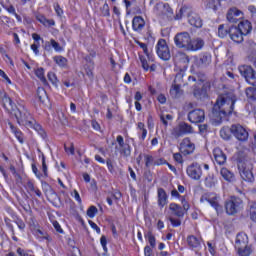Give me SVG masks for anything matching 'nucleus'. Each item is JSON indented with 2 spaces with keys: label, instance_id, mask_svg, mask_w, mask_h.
Here are the masks:
<instances>
[{
  "label": "nucleus",
  "instance_id": "nucleus-8",
  "mask_svg": "<svg viewBox=\"0 0 256 256\" xmlns=\"http://www.w3.org/2000/svg\"><path fill=\"white\" fill-rule=\"evenodd\" d=\"M156 53L162 61H169L171 59V51L169 50V46L167 45V41L165 39H160L156 45Z\"/></svg>",
  "mask_w": 256,
  "mask_h": 256
},
{
  "label": "nucleus",
  "instance_id": "nucleus-55",
  "mask_svg": "<svg viewBox=\"0 0 256 256\" xmlns=\"http://www.w3.org/2000/svg\"><path fill=\"white\" fill-rule=\"evenodd\" d=\"M139 59L142 65V69H144V71H149V61H147V58H145V56L140 55Z\"/></svg>",
  "mask_w": 256,
  "mask_h": 256
},
{
  "label": "nucleus",
  "instance_id": "nucleus-29",
  "mask_svg": "<svg viewBox=\"0 0 256 256\" xmlns=\"http://www.w3.org/2000/svg\"><path fill=\"white\" fill-rule=\"evenodd\" d=\"M145 27V20L141 16H135L132 20V29L134 31H142Z\"/></svg>",
  "mask_w": 256,
  "mask_h": 256
},
{
  "label": "nucleus",
  "instance_id": "nucleus-18",
  "mask_svg": "<svg viewBox=\"0 0 256 256\" xmlns=\"http://www.w3.org/2000/svg\"><path fill=\"white\" fill-rule=\"evenodd\" d=\"M186 241L191 251H201V238H197L195 235H189L187 236Z\"/></svg>",
  "mask_w": 256,
  "mask_h": 256
},
{
  "label": "nucleus",
  "instance_id": "nucleus-13",
  "mask_svg": "<svg viewBox=\"0 0 256 256\" xmlns=\"http://www.w3.org/2000/svg\"><path fill=\"white\" fill-rule=\"evenodd\" d=\"M195 152V143L191 142V138L186 137L180 143V153L182 155H193Z\"/></svg>",
  "mask_w": 256,
  "mask_h": 256
},
{
  "label": "nucleus",
  "instance_id": "nucleus-32",
  "mask_svg": "<svg viewBox=\"0 0 256 256\" xmlns=\"http://www.w3.org/2000/svg\"><path fill=\"white\" fill-rule=\"evenodd\" d=\"M183 96V90L181 89V84H173L170 88V97L172 99H179Z\"/></svg>",
  "mask_w": 256,
  "mask_h": 256
},
{
  "label": "nucleus",
  "instance_id": "nucleus-35",
  "mask_svg": "<svg viewBox=\"0 0 256 256\" xmlns=\"http://www.w3.org/2000/svg\"><path fill=\"white\" fill-rule=\"evenodd\" d=\"M26 127H28L29 129H35L38 132V135H40V137H42V139H45L47 137V133L43 129V126H41V124L37 123L35 118H33L32 125L26 126Z\"/></svg>",
  "mask_w": 256,
  "mask_h": 256
},
{
  "label": "nucleus",
  "instance_id": "nucleus-17",
  "mask_svg": "<svg viewBox=\"0 0 256 256\" xmlns=\"http://www.w3.org/2000/svg\"><path fill=\"white\" fill-rule=\"evenodd\" d=\"M229 23H237L239 19H243V12L237 8H230L226 14Z\"/></svg>",
  "mask_w": 256,
  "mask_h": 256
},
{
  "label": "nucleus",
  "instance_id": "nucleus-15",
  "mask_svg": "<svg viewBox=\"0 0 256 256\" xmlns=\"http://www.w3.org/2000/svg\"><path fill=\"white\" fill-rule=\"evenodd\" d=\"M188 121L190 123H203L205 121V111L202 109H195L188 113Z\"/></svg>",
  "mask_w": 256,
  "mask_h": 256
},
{
  "label": "nucleus",
  "instance_id": "nucleus-44",
  "mask_svg": "<svg viewBox=\"0 0 256 256\" xmlns=\"http://www.w3.org/2000/svg\"><path fill=\"white\" fill-rule=\"evenodd\" d=\"M47 78L54 87H59V79H57L55 72H48Z\"/></svg>",
  "mask_w": 256,
  "mask_h": 256
},
{
  "label": "nucleus",
  "instance_id": "nucleus-63",
  "mask_svg": "<svg viewBox=\"0 0 256 256\" xmlns=\"http://www.w3.org/2000/svg\"><path fill=\"white\" fill-rule=\"evenodd\" d=\"M36 19H37V21H39V23H41L45 27V25L47 23V17H45L43 14H38V15H36Z\"/></svg>",
  "mask_w": 256,
  "mask_h": 256
},
{
  "label": "nucleus",
  "instance_id": "nucleus-54",
  "mask_svg": "<svg viewBox=\"0 0 256 256\" xmlns=\"http://www.w3.org/2000/svg\"><path fill=\"white\" fill-rule=\"evenodd\" d=\"M194 75L198 83H205V81H207V76L203 72H195Z\"/></svg>",
  "mask_w": 256,
  "mask_h": 256
},
{
  "label": "nucleus",
  "instance_id": "nucleus-51",
  "mask_svg": "<svg viewBox=\"0 0 256 256\" xmlns=\"http://www.w3.org/2000/svg\"><path fill=\"white\" fill-rule=\"evenodd\" d=\"M173 120V116L171 114H162L160 116V121H162L163 125H165V127H167L169 125V122L167 121H172Z\"/></svg>",
  "mask_w": 256,
  "mask_h": 256
},
{
  "label": "nucleus",
  "instance_id": "nucleus-58",
  "mask_svg": "<svg viewBox=\"0 0 256 256\" xmlns=\"http://www.w3.org/2000/svg\"><path fill=\"white\" fill-rule=\"evenodd\" d=\"M144 159H145V165H146V167H151V165H153V163H154L153 156L146 154V155L144 156Z\"/></svg>",
  "mask_w": 256,
  "mask_h": 256
},
{
  "label": "nucleus",
  "instance_id": "nucleus-14",
  "mask_svg": "<svg viewBox=\"0 0 256 256\" xmlns=\"http://www.w3.org/2000/svg\"><path fill=\"white\" fill-rule=\"evenodd\" d=\"M211 90V83L205 82L201 88L196 87L193 90V95L196 99H207L209 97V91Z\"/></svg>",
  "mask_w": 256,
  "mask_h": 256
},
{
  "label": "nucleus",
  "instance_id": "nucleus-34",
  "mask_svg": "<svg viewBox=\"0 0 256 256\" xmlns=\"http://www.w3.org/2000/svg\"><path fill=\"white\" fill-rule=\"evenodd\" d=\"M191 11V6L184 5L182 6L178 12H176L175 19L176 21H181L183 17H188Z\"/></svg>",
  "mask_w": 256,
  "mask_h": 256
},
{
  "label": "nucleus",
  "instance_id": "nucleus-23",
  "mask_svg": "<svg viewBox=\"0 0 256 256\" xmlns=\"http://www.w3.org/2000/svg\"><path fill=\"white\" fill-rule=\"evenodd\" d=\"M208 203L217 211V213H221L223 211V206L219 204V196L215 193H209Z\"/></svg>",
  "mask_w": 256,
  "mask_h": 256
},
{
  "label": "nucleus",
  "instance_id": "nucleus-37",
  "mask_svg": "<svg viewBox=\"0 0 256 256\" xmlns=\"http://www.w3.org/2000/svg\"><path fill=\"white\" fill-rule=\"evenodd\" d=\"M231 135H233V125L230 128L225 126L220 130V137L224 141H230Z\"/></svg>",
  "mask_w": 256,
  "mask_h": 256
},
{
  "label": "nucleus",
  "instance_id": "nucleus-24",
  "mask_svg": "<svg viewBox=\"0 0 256 256\" xmlns=\"http://www.w3.org/2000/svg\"><path fill=\"white\" fill-rule=\"evenodd\" d=\"M169 210L171 212V215H174V217H178V219H183L185 217L183 207H181V205L177 203H170Z\"/></svg>",
  "mask_w": 256,
  "mask_h": 256
},
{
  "label": "nucleus",
  "instance_id": "nucleus-47",
  "mask_svg": "<svg viewBox=\"0 0 256 256\" xmlns=\"http://www.w3.org/2000/svg\"><path fill=\"white\" fill-rule=\"evenodd\" d=\"M102 17H111V11L109 9V4L107 2L104 3V5L100 8Z\"/></svg>",
  "mask_w": 256,
  "mask_h": 256
},
{
  "label": "nucleus",
  "instance_id": "nucleus-30",
  "mask_svg": "<svg viewBox=\"0 0 256 256\" xmlns=\"http://www.w3.org/2000/svg\"><path fill=\"white\" fill-rule=\"evenodd\" d=\"M158 206L160 207V209H163V207H165V205H167V192H165V189L163 188H158Z\"/></svg>",
  "mask_w": 256,
  "mask_h": 256
},
{
  "label": "nucleus",
  "instance_id": "nucleus-45",
  "mask_svg": "<svg viewBox=\"0 0 256 256\" xmlns=\"http://www.w3.org/2000/svg\"><path fill=\"white\" fill-rule=\"evenodd\" d=\"M53 59L56 65H58L59 67L64 68L67 66V58L63 56H55Z\"/></svg>",
  "mask_w": 256,
  "mask_h": 256
},
{
  "label": "nucleus",
  "instance_id": "nucleus-2",
  "mask_svg": "<svg viewBox=\"0 0 256 256\" xmlns=\"http://www.w3.org/2000/svg\"><path fill=\"white\" fill-rule=\"evenodd\" d=\"M236 161L238 163V171L243 181L253 183L255 176H253V164L247 160V154L244 151H239L237 154Z\"/></svg>",
  "mask_w": 256,
  "mask_h": 256
},
{
  "label": "nucleus",
  "instance_id": "nucleus-52",
  "mask_svg": "<svg viewBox=\"0 0 256 256\" xmlns=\"http://www.w3.org/2000/svg\"><path fill=\"white\" fill-rule=\"evenodd\" d=\"M98 212L99 210L97 209L96 206H90L87 210V215L90 219H93Z\"/></svg>",
  "mask_w": 256,
  "mask_h": 256
},
{
  "label": "nucleus",
  "instance_id": "nucleus-9",
  "mask_svg": "<svg viewBox=\"0 0 256 256\" xmlns=\"http://www.w3.org/2000/svg\"><path fill=\"white\" fill-rule=\"evenodd\" d=\"M232 135L237 141H240V143H245L249 140V132L240 124L232 125Z\"/></svg>",
  "mask_w": 256,
  "mask_h": 256
},
{
  "label": "nucleus",
  "instance_id": "nucleus-26",
  "mask_svg": "<svg viewBox=\"0 0 256 256\" xmlns=\"http://www.w3.org/2000/svg\"><path fill=\"white\" fill-rule=\"evenodd\" d=\"M8 126L10 127L11 133H13V135L16 137L17 141L23 145V143H25V134H23L21 129L13 125L11 122H8Z\"/></svg>",
  "mask_w": 256,
  "mask_h": 256
},
{
  "label": "nucleus",
  "instance_id": "nucleus-53",
  "mask_svg": "<svg viewBox=\"0 0 256 256\" xmlns=\"http://www.w3.org/2000/svg\"><path fill=\"white\" fill-rule=\"evenodd\" d=\"M205 185H206V187H208L210 189H211V187H215V178L211 175H208L205 178Z\"/></svg>",
  "mask_w": 256,
  "mask_h": 256
},
{
  "label": "nucleus",
  "instance_id": "nucleus-19",
  "mask_svg": "<svg viewBox=\"0 0 256 256\" xmlns=\"http://www.w3.org/2000/svg\"><path fill=\"white\" fill-rule=\"evenodd\" d=\"M42 47L44 51H47L48 53L53 51V49L56 51V53H61V51H63V47H61V44L55 41V39H50V41L44 42Z\"/></svg>",
  "mask_w": 256,
  "mask_h": 256
},
{
  "label": "nucleus",
  "instance_id": "nucleus-20",
  "mask_svg": "<svg viewBox=\"0 0 256 256\" xmlns=\"http://www.w3.org/2000/svg\"><path fill=\"white\" fill-rule=\"evenodd\" d=\"M236 27L243 33L244 37L251 35V31H253V24L249 20H241Z\"/></svg>",
  "mask_w": 256,
  "mask_h": 256
},
{
  "label": "nucleus",
  "instance_id": "nucleus-16",
  "mask_svg": "<svg viewBox=\"0 0 256 256\" xmlns=\"http://www.w3.org/2000/svg\"><path fill=\"white\" fill-rule=\"evenodd\" d=\"M229 37L234 43H243L245 35L239 31L237 26H230Z\"/></svg>",
  "mask_w": 256,
  "mask_h": 256
},
{
  "label": "nucleus",
  "instance_id": "nucleus-48",
  "mask_svg": "<svg viewBox=\"0 0 256 256\" xmlns=\"http://www.w3.org/2000/svg\"><path fill=\"white\" fill-rule=\"evenodd\" d=\"M250 219L256 223V202L250 204Z\"/></svg>",
  "mask_w": 256,
  "mask_h": 256
},
{
  "label": "nucleus",
  "instance_id": "nucleus-57",
  "mask_svg": "<svg viewBox=\"0 0 256 256\" xmlns=\"http://www.w3.org/2000/svg\"><path fill=\"white\" fill-rule=\"evenodd\" d=\"M85 73L87 75V77L89 78L90 81H93L94 79V74H93V66H87L85 68Z\"/></svg>",
  "mask_w": 256,
  "mask_h": 256
},
{
  "label": "nucleus",
  "instance_id": "nucleus-43",
  "mask_svg": "<svg viewBox=\"0 0 256 256\" xmlns=\"http://www.w3.org/2000/svg\"><path fill=\"white\" fill-rule=\"evenodd\" d=\"M219 5H221V0H208L206 4L207 8L213 9V11H217Z\"/></svg>",
  "mask_w": 256,
  "mask_h": 256
},
{
  "label": "nucleus",
  "instance_id": "nucleus-62",
  "mask_svg": "<svg viewBox=\"0 0 256 256\" xmlns=\"http://www.w3.org/2000/svg\"><path fill=\"white\" fill-rule=\"evenodd\" d=\"M163 9H164V13H166V15H173V8H171L169 3H165L163 5Z\"/></svg>",
  "mask_w": 256,
  "mask_h": 256
},
{
  "label": "nucleus",
  "instance_id": "nucleus-22",
  "mask_svg": "<svg viewBox=\"0 0 256 256\" xmlns=\"http://www.w3.org/2000/svg\"><path fill=\"white\" fill-rule=\"evenodd\" d=\"M1 105L5 109V111H7V113H10V114H12L13 109H15V107H17L15 102H13L11 97H9V95H7V94H4V96L2 97Z\"/></svg>",
  "mask_w": 256,
  "mask_h": 256
},
{
  "label": "nucleus",
  "instance_id": "nucleus-21",
  "mask_svg": "<svg viewBox=\"0 0 256 256\" xmlns=\"http://www.w3.org/2000/svg\"><path fill=\"white\" fill-rule=\"evenodd\" d=\"M205 47V41L201 38L191 39L186 51H201Z\"/></svg>",
  "mask_w": 256,
  "mask_h": 256
},
{
  "label": "nucleus",
  "instance_id": "nucleus-36",
  "mask_svg": "<svg viewBox=\"0 0 256 256\" xmlns=\"http://www.w3.org/2000/svg\"><path fill=\"white\" fill-rule=\"evenodd\" d=\"M174 61L176 63H184V65H187L189 63V56L185 52L178 51L174 55Z\"/></svg>",
  "mask_w": 256,
  "mask_h": 256
},
{
  "label": "nucleus",
  "instance_id": "nucleus-11",
  "mask_svg": "<svg viewBox=\"0 0 256 256\" xmlns=\"http://www.w3.org/2000/svg\"><path fill=\"white\" fill-rule=\"evenodd\" d=\"M187 21L191 27H194V29H201L203 27V18H201V14L197 13L193 7L190 8Z\"/></svg>",
  "mask_w": 256,
  "mask_h": 256
},
{
  "label": "nucleus",
  "instance_id": "nucleus-7",
  "mask_svg": "<svg viewBox=\"0 0 256 256\" xmlns=\"http://www.w3.org/2000/svg\"><path fill=\"white\" fill-rule=\"evenodd\" d=\"M189 43H191V34H189V32H180L174 36V44L177 49H184V51H187Z\"/></svg>",
  "mask_w": 256,
  "mask_h": 256
},
{
  "label": "nucleus",
  "instance_id": "nucleus-59",
  "mask_svg": "<svg viewBox=\"0 0 256 256\" xmlns=\"http://www.w3.org/2000/svg\"><path fill=\"white\" fill-rule=\"evenodd\" d=\"M40 157H42V171L44 173V177H47V163L45 162V154L41 153Z\"/></svg>",
  "mask_w": 256,
  "mask_h": 256
},
{
  "label": "nucleus",
  "instance_id": "nucleus-25",
  "mask_svg": "<svg viewBox=\"0 0 256 256\" xmlns=\"http://www.w3.org/2000/svg\"><path fill=\"white\" fill-rule=\"evenodd\" d=\"M197 67H209L211 65V54L203 52L199 55V59L196 60Z\"/></svg>",
  "mask_w": 256,
  "mask_h": 256
},
{
  "label": "nucleus",
  "instance_id": "nucleus-33",
  "mask_svg": "<svg viewBox=\"0 0 256 256\" xmlns=\"http://www.w3.org/2000/svg\"><path fill=\"white\" fill-rule=\"evenodd\" d=\"M220 175L225 181H228L229 183H233V181H235V174L225 167L220 169Z\"/></svg>",
  "mask_w": 256,
  "mask_h": 256
},
{
  "label": "nucleus",
  "instance_id": "nucleus-39",
  "mask_svg": "<svg viewBox=\"0 0 256 256\" xmlns=\"http://www.w3.org/2000/svg\"><path fill=\"white\" fill-rule=\"evenodd\" d=\"M26 190L28 191V193H35V195L37 197H43V193H41V190H39V188L35 187V184L31 180H29L26 183Z\"/></svg>",
  "mask_w": 256,
  "mask_h": 256
},
{
  "label": "nucleus",
  "instance_id": "nucleus-38",
  "mask_svg": "<svg viewBox=\"0 0 256 256\" xmlns=\"http://www.w3.org/2000/svg\"><path fill=\"white\" fill-rule=\"evenodd\" d=\"M35 75L38 77L41 81V83L44 85V87H49V82L47 81V78L45 77V69L43 67L37 68L35 70Z\"/></svg>",
  "mask_w": 256,
  "mask_h": 256
},
{
  "label": "nucleus",
  "instance_id": "nucleus-27",
  "mask_svg": "<svg viewBox=\"0 0 256 256\" xmlns=\"http://www.w3.org/2000/svg\"><path fill=\"white\" fill-rule=\"evenodd\" d=\"M213 155L217 165H225L227 163V155L223 153L221 148H214Z\"/></svg>",
  "mask_w": 256,
  "mask_h": 256
},
{
  "label": "nucleus",
  "instance_id": "nucleus-4",
  "mask_svg": "<svg viewBox=\"0 0 256 256\" xmlns=\"http://www.w3.org/2000/svg\"><path fill=\"white\" fill-rule=\"evenodd\" d=\"M238 71L248 85L256 87V71L253 69V67L249 65H241L238 67Z\"/></svg>",
  "mask_w": 256,
  "mask_h": 256
},
{
  "label": "nucleus",
  "instance_id": "nucleus-50",
  "mask_svg": "<svg viewBox=\"0 0 256 256\" xmlns=\"http://www.w3.org/2000/svg\"><path fill=\"white\" fill-rule=\"evenodd\" d=\"M246 97H248V99L256 100V88H253V87L247 88L246 89Z\"/></svg>",
  "mask_w": 256,
  "mask_h": 256
},
{
  "label": "nucleus",
  "instance_id": "nucleus-1",
  "mask_svg": "<svg viewBox=\"0 0 256 256\" xmlns=\"http://www.w3.org/2000/svg\"><path fill=\"white\" fill-rule=\"evenodd\" d=\"M237 103V96L233 92L220 94L212 108L210 117L216 125H221L223 119L229 115H233Z\"/></svg>",
  "mask_w": 256,
  "mask_h": 256
},
{
  "label": "nucleus",
  "instance_id": "nucleus-56",
  "mask_svg": "<svg viewBox=\"0 0 256 256\" xmlns=\"http://www.w3.org/2000/svg\"><path fill=\"white\" fill-rule=\"evenodd\" d=\"M183 77H185V71L180 70L175 76L174 84L177 85V83H183Z\"/></svg>",
  "mask_w": 256,
  "mask_h": 256
},
{
  "label": "nucleus",
  "instance_id": "nucleus-40",
  "mask_svg": "<svg viewBox=\"0 0 256 256\" xmlns=\"http://www.w3.org/2000/svg\"><path fill=\"white\" fill-rule=\"evenodd\" d=\"M231 30V26H227L226 24H220L218 26V37L220 39H225V37H229V31Z\"/></svg>",
  "mask_w": 256,
  "mask_h": 256
},
{
  "label": "nucleus",
  "instance_id": "nucleus-12",
  "mask_svg": "<svg viewBox=\"0 0 256 256\" xmlns=\"http://www.w3.org/2000/svg\"><path fill=\"white\" fill-rule=\"evenodd\" d=\"M145 238L148 239L149 245H146L144 247V256H153V249L157 247V239L155 238V235H153V232L149 231L145 234Z\"/></svg>",
  "mask_w": 256,
  "mask_h": 256
},
{
  "label": "nucleus",
  "instance_id": "nucleus-46",
  "mask_svg": "<svg viewBox=\"0 0 256 256\" xmlns=\"http://www.w3.org/2000/svg\"><path fill=\"white\" fill-rule=\"evenodd\" d=\"M4 9H6V11H8V13H10L11 15H14V17H16L17 21H19V23H21L22 18L19 14H17V12L15 11V7L13 5L10 6H4Z\"/></svg>",
  "mask_w": 256,
  "mask_h": 256
},
{
  "label": "nucleus",
  "instance_id": "nucleus-10",
  "mask_svg": "<svg viewBox=\"0 0 256 256\" xmlns=\"http://www.w3.org/2000/svg\"><path fill=\"white\" fill-rule=\"evenodd\" d=\"M186 173L190 179H193V181H199V179H201L203 176V169L201 168V164L193 162L187 166Z\"/></svg>",
  "mask_w": 256,
  "mask_h": 256
},
{
  "label": "nucleus",
  "instance_id": "nucleus-41",
  "mask_svg": "<svg viewBox=\"0 0 256 256\" xmlns=\"http://www.w3.org/2000/svg\"><path fill=\"white\" fill-rule=\"evenodd\" d=\"M235 250L237 251V255L239 256H250L251 253H253V250L251 249L249 244L240 248H235Z\"/></svg>",
  "mask_w": 256,
  "mask_h": 256
},
{
  "label": "nucleus",
  "instance_id": "nucleus-28",
  "mask_svg": "<svg viewBox=\"0 0 256 256\" xmlns=\"http://www.w3.org/2000/svg\"><path fill=\"white\" fill-rule=\"evenodd\" d=\"M247 245H249V236L243 232L238 233L235 240V249H239L240 247H245Z\"/></svg>",
  "mask_w": 256,
  "mask_h": 256
},
{
  "label": "nucleus",
  "instance_id": "nucleus-42",
  "mask_svg": "<svg viewBox=\"0 0 256 256\" xmlns=\"http://www.w3.org/2000/svg\"><path fill=\"white\" fill-rule=\"evenodd\" d=\"M36 95H37V99L40 101V103L45 104V100L48 99L47 91H45V88L38 87Z\"/></svg>",
  "mask_w": 256,
  "mask_h": 256
},
{
  "label": "nucleus",
  "instance_id": "nucleus-3",
  "mask_svg": "<svg viewBox=\"0 0 256 256\" xmlns=\"http://www.w3.org/2000/svg\"><path fill=\"white\" fill-rule=\"evenodd\" d=\"M10 115L15 117L18 125H22L23 127H31L33 125V114L29 112V109L23 104H17V106L12 109Z\"/></svg>",
  "mask_w": 256,
  "mask_h": 256
},
{
  "label": "nucleus",
  "instance_id": "nucleus-31",
  "mask_svg": "<svg viewBox=\"0 0 256 256\" xmlns=\"http://www.w3.org/2000/svg\"><path fill=\"white\" fill-rule=\"evenodd\" d=\"M136 45H139V47L142 48L144 55H146L149 63H153V61H155V56L153 55V53L149 52V49L147 48V44L139 41V40H135Z\"/></svg>",
  "mask_w": 256,
  "mask_h": 256
},
{
  "label": "nucleus",
  "instance_id": "nucleus-49",
  "mask_svg": "<svg viewBox=\"0 0 256 256\" xmlns=\"http://www.w3.org/2000/svg\"><path fill=\"white\" fill-rule=\"evenodd\" d=\"M247 60L249 61V63H251L255 69H256V50H252L249 52L248 56H247Z\"/></svg>",
  "mask_w": 256,
  "mask_h": 256
},
{
  "label": "nucleus",
  "instance_id": "nucleus-64",
  "mask_svg": "<svg viewBox=\"0 0 256 256\" xmlns=\"http://www.w3.org/2000/svg\"><path fill=\"white\" fill-rule=\"evenodd\" d=\"M173 159L176 163H183V155H181V153H174Z\"/></svg>",
  "mask_w": 256,
  "mask_h": 256
},
{
  "label": "nucleus",
  "instance_id": "nucleus-6",
  "mask_svg": "<svg viewBox=\"0 0 256 256\" xmlns=\"http://www.w3.org/2000/svg\"><path fill=\"white\" fill-rule=\"evenodd\" d=\"M243 209V200L239 197H231L230 200L225 203V210L228 215H235Z\"/></svg>",
  "mask_w": 256,
  "mask_h": 256
},
{
  "label": "nucleus",
  "instance_id": "nucleus-61",
  "mask_svg": "<svg viewBox=\"0 0 256 256\" xmlns=\"http://www.w3.org/2000/svg\"><path fill=\"white\" fill-rule=\"evenodd\" d=\"M14 223H16L17 227L20 229V231H24L25 230V222H23L21 220V218H16V220L14 221Z\"/></svg>",
  "mask_w": 256,
  "mask_h": 256
},
{
  "label": "nucleus",
  "instance_id": "nucleus-60",
  "mask_svg": "<svg viewBox=\"0 0 256 256\" xmlns=\"http://www.w3.org/2000/svg\"><path fill=\"white\" fill-rule=\"evenodd\" d=\"M169 221H170L172 227H181V220L180 219L170 217Z\"/></svg>",
  "mask_w": 256,
  "mask_h": 256
},
{
  "label": "nucleus",
  "instance_id": "nucleus-5",
  "mask_svg": "<svg viewBox=\"0 0 256 256\" xmlns=\"http://www.w3.org/2000/svg\"><path fill=\"white\" fill-rule=\"evenodd\" d=\"M192 133H194L193 126L187 122H180L171 130V135L174 139H179V137H183V135H191Z\"/></svg>",
  "mask_w": 256,
  "mask_h": 256
}]
</instances>
